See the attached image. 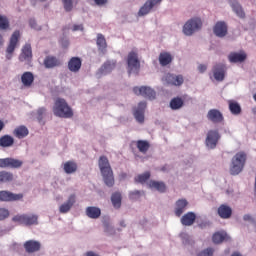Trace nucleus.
I'll list each match as a JSON object with an SVG mask.
<instances>
[{
  "label": "nucleus",
  "mask_w": 256,
  "mask_h": 256,
  "mask_svg": "<svg viewBox=\"0 0 256 256\" xmlns=\"http://www.w3.org/2000/svg\"><path fill=\"white\" fill-rule=\"evenodd\" d=\"M98 166L105 185L107 187H113L115 185V176L113 175V168H111L107 156H100Z\"/></svg>",
  "instance_id": "nucleus-1"
},
{
  "label": "nucleus",
  "mask_w": 256,
  "mask_h": 256,
  "mask_svg": "<svg viewBox=\"0 0 256 256\" xmlns=\"http://www.w3.org/2000/svg\"><path fill=\"white\" fill-rule=\"evenodd\" d=\"M53 113L56 117H62L63 119H71L73 117V110L63 98H57L55 100Z\"/></svg>",
  "instance_id": "nucleus-2"
},
{
  "label": "nucleus",
  "mask_w": 256,
  "mask_h": 256,
  "mask_svg": "<svg viewBox=\"0 0 256 256\" xmlns=\"http://www.w3.org/2000/svg\"><path fill=\"white\" fill-rule=\"evenodd\" d=\"M247 162V154L245 152H238L232 158L230 173L232 175H239L243 168L245 167V163Z\"/></svg>",
  "instance_id": "nucleus-3"
},
{
  "label": "nucleus",
  "mask_w": 256,
  "mask_h": 256,
  "mask_svg": "<svg viewBox=\"0 0 256 256\" xmlns=\"http://www.w3.org/2000/svg\"><path fill=\"white\" fill-rule=\"evenodd\" d=\"M127 65L129 75H131V73H136V75L139 74V71L141 69V61H139V55L137 54V52H129L127 57Z\"/></svg>",
  "instance_id": "nucleus-4"
},
{
  "label": "nucleus",
  "mask_w": 256,
  "mask_h": 256,
  "mask_svg": "<svg viewBox=\"0 0 256 256\" xmlns=\"http://www.w3.org/2000/svg\"><path fill=\"white\" fill-rule=\"evenodd\" d=\"M203 27V22L201 18H191L183 26V33L190 37L196 31H199Z\"/></svg>",
  "instance_id": "nucleus-5"
},
{
  "label": "nucleus",
  "mask_w": 256,
  "mask_h": 256,
  "mask_svg": "<svg viewBox=\"0 0 256 256\" xmlns=\"http://www.w3.org/2000/svg\"><path fill=\"white\" fill-rule=\"evenodd\" d=\"M39 220V216L35 214H22L16 215L12 218L14 223H19L20 225H26L27 227L31 225H37Z\"/></svg>",
  "instance_id": "nucleus-6"
},
{
  "label": "nucleus",
  "mask_w": 256,
  "mask_h": 256,
  "mask_svg": "<svg viewBox=\"0 0 256 256\" xmlns=\"http://www.w3.org/2000/svg\"><path fill=\"white\" fill-rule=\"evenodd\" d=\"M133 93L138 96L141 95L145 99H150V101H153V99H155V97L157 96L155 90H153V88L149 86H136L133 88Z\"/></svg>",
  "instance_id": "nucleus-7"
},
{
  "label": "nucleus",
  "mask_w": 256,
  "mask_h": 256,
  "mask_svg": "<svg viewBox=\"0 0 256 256\" xmlns=\"http://www.w3.org/2000/svg\"><path fill=\"white\" fill-rule=\"evenodd\" d=\"M21 37V33L19 32V30H16L13 32L11 38H10V42L8 44V47L6 49V58L7 59H11L17 45H19V39Z\"/></svg>",
  "instance_id": "nucleus-8"
},
{
  "label": "nucleus",
  "mask_w": 256,
  "mask_h": 256,
  "mask_svg": "<svg viewBox=\"0 0 256 256\" xmlns=\"http://www.w3.org/2000/svg\"><path fill=\"white\" fill-rule=\"evenodd\" d=\"M219 139H221L219 130H209L205 141L206 146H208L209 149H215L219 143Z\"/></svg>",
  "instance_id": "nucleus-9"
},
{
  "label": "nucleus",
  "mask_w": 256,
  "mask_h": 256,
  "mask_svg": "<svg viewBox=\"0 0 256 256\" xmlns=\"http://www.w3.org/2000/svg\"><path fill=\"white\" fill-rule=\"evenodd\" d=\"M23 194H15L13 192L2 190L0 191V201L4 203H11L13 201H21Z\"/></svg>",
  "instance_id": "nucleus-10"
},
{
  "label": "nucleus",
  "mask_w": 256,
  "mask_h": 256,
  "mask_svg": "<svg viewBox=\"0 0 256 256\" xmlns=\"http://www.w3.org/2000/svg\"><path fill=\"white\" fill-rule=\"evenodd\" d=\"M19 61L31 63L33 61V49L31 48V44L26 43L21 50L19 55Z\"/></svg>",
  "instance_id": "nucleus-11"
},
{
  "label": "nucleus",
  "mask_w": 256,
  "mask_h": 256,
  "mask_svg": "<svg viewBox=\"0 0 256 256\" xmlns=\"http://www.w3.org/2000/svg\"><path fill=\"white\" fill-rule=\"evenodd\" d=\"M75 203H77V195L71 194L67 201L60 205L59 212L62 214L69 213L71 209H73V205H75Z\"/></svg>",
  "instance_id": "nucleus-12"
},
{
  "label": "nucleus",
  "mask_w": 256,
  "mask_h": 256,
  "mask_svg": "<svg viewBox=\"0 0 256 256\" xmlns=\"http://www.w3.org/2000/svg\"><path fill=\"white\" fill-rule=\"evenodd\" d=\"M161 1L163 0H147L140 8L138 16L144 17V15H149V13H151V9H153L155 5H158V3H161Z\"/></svg>",
  "instance_id": "nucleus-13"
},
{
  "label": "nucleus",
  "mask_w": 256,
  "mask_h": 256,
  "mask_svg": "<svg viewBox=\"0 0 256 256\" xmlns=\"http://www.w3.org/2000/svg\"><path fill=\"white\" fill-rule=\"evenodd\" d=\"M145 109H147V102H140L138 107L134 110V117L138 123H144Z\"/></svg>",
  "instance_id": "nucleus-14"
},
{
  "label": "nucleus",
  "mask_w": 256,
  "mask_h": 256,
  "mask_svg": "<svg viewBox=\"0 0 256 256\" xmlns=\"http://www.w3.org/2000/svg\"><path fill=\"white\" fill-rule=\"evenodd\" d=\"M213 32L216 37H226L228 33L227 23L223 21H218L213 28Z\"/></svg>",
  "instance_id": "nucleus-15"
},
{
  "label": "nucleus",
  "mask_w": 256,
  "mask_h": 256,
  "mask_svg": "<svg viewBox=\"0 0 256 256\" xmlns=\"http://www.w3.org/2000/svg\"><path fill=\"white\" fill-rule=\"evenodd\" d=\"M207 119L211 123H223V113L217 109H210L207 113Z\"/></svg>",
  "instance_id": "nucleus-16"
},
{
  "label": "nucleus",
  "mask_w": 256,
  "mask_h": 256,
  "mask_svg": "<svg viewBox=\"0 0 256 256\" xmlns=\"http://www.w3.org/2000/svg\"><path fill=\"white\" fill-rule=\"evenodd\" d=\"M26 253H37L41 251V242L37 240H28L24 243Z\"/></svg>",
  "instance_id": "nucleus-17"
},
{
  "label": "nucleus",
  "mask_w": 256,
  "mask_h": 256,
  "mask_svg": "<svg viewBox=\"0 0 256 256\" xmlns=\"http://www.w3.org/2000/svg\"><path fill=\"white\" fill-rule=\"evenodd\" d=\"M165 81L168 85H174L175 87H180V85H183V76L181 75H175V74H167L165 76Z\"/></svg>",
  "instance_id": "nucleus-18"
},
{
  "label": "nucleus",
  "mask_w": 256,
  "mask_h": 256,
  "mask_svg": "<svg viewBox=\"0 0 256 256\" xmlns=\"http://www.w3.org/2000/svg\"><path fill=\"white\" fill-rule=\"evenodd\" d=\"M187 205H189V202L186 199H179L178 201H176L174 208V213L176 217H181L183 213H185Z\"/></svg>",
  "instance_id": "nucleus-19"
},
{
  "label": "nucleus",
  "mask_w": 256,
  "mask_h": 256,
  "mask_svg": "<svg viewBox=\"0 0 256 256\" xmlns=\"http://www.w3.org/2000/svg\"><path fill=\"white\" fill-rule=\"evenodd\" d=\"M217 213L221 219H231V215H233V209L227 204H221L218 207Z\"/></svg>",
  "instance_id": "nucleus-20"
},
{
  "label": "nucleus",
  "mask_w": 256,
  "mask_h": 256,
  "mask_svg": "<svg viewBox=\"0 0 256 256\" xmlns=\"http://www.w3.org/2000/svg\"><path fill=\"white\" fill-rule=\"evenodd\" d=\"M247 59V53L244 51H241L240 53L237 52H231L228 55V61L230 63H243Z\"/></svg>",
  "instance_id": "nucleus-21"
},
{
  "label": "nucleus",
  "mask_w": 256,
  "mask_h": 256,
  "mask_svg": "<svg viewBox=\"0 0 256 256\" xmlns=\"http://www.w3.org/2000/svg\"><path fill=\"white\" fill-rule=\"evenodd\" d=\"M81 65H82V61H81V58H79V57H72L68 61V69L72 73H79V71L81 69Z\"/></svg>",
  "instance_id": "nucleus-22"
},
{
  "label": "nucleus",
  "mask_w": 256,
  "mask_h": 256,
  "mask_svg": "<svg viewBox=\"0 0 256 256\" xmlns=\"http://www.w3.org/2000/svg\"><path fill=\"white\" fill-rule=\"evenodd\" d=\"M196 219L197 215L194 212H188L181 217L180 221L184 227H191V225L195 223Z\"/></svg>",
  "instance_id": "nucleus-23"
},
{
  "label": "nucleus",
  "mask_w": 256,
  "mask_h": 256,
  "mask_svg": "<svg viewBox=\"0 0 256 256\" xmlns=\"http://www.w3.org/2000/svg\"><path fill=\"white\" fill-rule=\"evenodd\" d=\"M44 66L46 69H53L61 66V60L55 56H46L44 59Z\"/></svg>",
  "instance_id": "nucleus-24"
},
{
  "label": "nucleus",
  "mask_w": 256,
  "mask_h": 256,
  "mask_svg": "<svg viewBox=\"0 0 256 256\" xmlns=\"http://www.w3.org/2000/svg\"><path fill=\"white\" fill-rule=\"evenodd\" d=\"M213 75L216 81H223V79H225V65L216 64L213 67Z\"/></svg>",
  "instance_id": "nucleus-25"
},
{
  "label": "nucleus",
  "mask_w": 256,
  "mask_h": 256,
  "mask_svg": "<svg viewBox=\"0 0 256 256\" xmlns=\"http://www.w3.org/2000/svg\"><path fill=\"white\" fill-rule=\"evenodd\" d=\"M158 61L161 67H167V65H171V63H173V55L169 52H161L159 54Z\"/></svg>",
  "instance_id": "nucleus-26"
},
{
  "label": "nucleus",
  "mask_w": 256,
  "mask_h": 256,
  "mask_svg": "<svg viewBox=\"0 0 256 256\" xmlns=\"http://www.w3.org/2000/svg\"><path fill=\"white\" fill-rule=\"evenodd\" d=\"M96 44L98 51H100L102 55H105V53H107V40L103 34H97Z\"/></svg>",
  "instance_id": "nucleus-27"
},
{
  "label": "nucleus",
  "mask_w": 256,
  "mask_h": 256,
  "mask_svg": "<svg viewBox=\"0 0 256 256\" xmlns=\"http://www.w3.org/2000/svg\"><path fill=\"white\" fill-rule=\"evenodd\" d=\"M77 169H78L77 162L73 160H69L63 164L64 173H66L67 175L76 173Z\"/></svg>",
  "instance_id": "nucleus-28"
},
{
  "label": "nucleus",
  "mask_w": 256,
  "mask_h": 256,
  "mask_svg": "<svg viewBox=\"0 0 256 256\" xmlns=\"http://www.w3.org/2000/svg\"><path fill=\"white\" fill-rule=\"evenodd\" d=\"M13 135L17 139H25V137H27V135H29V129L26 128V126H24V125L18 126L14 129Z\"/></svg>",
  "instance_id": "nucleus-29"
},
{
  "label": "nucleus",
  "mask_w": 256,
  "mask_h": 256,
  "mask_svg": "<svg viewBox=\"0 0 256 256\" xmlns=\"http://www.w3.org/2000/svg\"><path fill=\"white\" fill-rule=\"evenodd\" d=\"M86 215L89 219H99L101 217V209L95 206L86 208Z\"/></svg>",
  "instance_id": "nucleus-30"
},
{
  "label": "nucleus",
  "mask_w": 256,
  "mask_h": 256,
  "mask_svg": "<svg viewBox=\"0 0 256 256\" xmlns=\"http://www.w3.org/2000/svg\"><path fill=\"white\" fill-rule=\"evenodd\" d=\"M21 81L24 87H31L33 85V81H35V76L31 72H24L21 76Z\"/></svg>",
  "instance_id": "nucleus-31"
},
{
  "label": "nucleus",
  "mask_w": 256,
  "mask_h": 256,
  "mask_svg": "<svg viewBox=\"0 0 256 256\" xmlns=\"http://www.w3.org/2000/svg\"><path fill=\"white\" fill-rule=\"evenodd\" d=\"M148 186L150 189H156V191H159V193H165V191H167V185H165L164 182L151 180L148 183Z\"/></svg>",
  "instance_id": "nucleus-32"
},
{
  "label": "nucleus",
  "mask_w": 256,
  "mask_h": 256,
  "mask_svg": "<svg viewBox=\"0 0 256 256\" xmlns=\"http://www.w3.org/2000/svg\"><path fill=\"white\" fill-rule=\"evenodd\" d=\"M136 147L138 151H140V153H143L145 155V153L149 151L151 144L147 140H138L136 141Z\"/></svg>",
  "instance_id": "nucleus-33"
},
{
  "label": "nucleus",
  "mask_w": 256,
  "mask_h": 256,
  "mask_svg": "<svg viewBox=\"0 0 256 256\" xmlns=\"http://www.w3.org/2000/svg\"><path fill=\"white\" fill-rule=\"evenodd\" d=\"M229 239V236H227V233L225 232H216L212 236V241L216 245H219V243H223V241H227Z\"/></svg>",
  "instance_id": "nucleus-34"
},
{
  "label": "nucleus",
  "mask_w": 256,
  "mask_h": 256,
  "mask_svg": "<svg viewBox=\"0 0 256 256\" xmlns=\"http://www.w3.org/2000/svg\"><path fill=\"white\" fill-rule=\"evenodd\" d=\"M116 65L117 64L115 62L106 61L100 68V72L102 75H107V73H111L113 69H115Z\"/></svg>",
  "instance_id": "nucleus-35"
},
{
  "label": "nucleus",
  "mask_w": 256,
  "mask_h": 256,
  "mask_svg": "<svg viewBox=\"0 0 256 256\" xmlns=\"http://www.w3.org/2000/svg\"><path fill=\"white\" fill-rule=\"evenodd\" d=\"M184 104L185 102L181 97H175L170 101V108L172 109V111H177L181 109Z\"/></svg>",
  "instance_id": "nucleus-36"
},
{
  "label": "nucleus",
  "mask_w": 256,
  "mask_h": 256,
  "mask_svg": "<svg viewBox=\"0 0 256 256\" xmlns=\"http://www.w3.org/2000/svg\"><path fill=\"white\" fill-rule=\"evenodd\" d=\"M228 105H229V110L230 112L232 113V115H241V105H239V103L233 101V100H230L228 102Z\"/></svg>",
  "instance_id": "nucleus-37"
},
{
  "label": "nucleus",
  "mask_w": 256,
  "mask_h": 256,
  "mask_svg": "<svg viewBox=\"0 0 256 256\" xmlns=\"http://www.w3.org/2000/svg\"><path fill=\"white\" fill-rule=\"evenodd\" d=\"M15 143V139L10 135H4L0 138V147H11Z\"/></svg>",
  "instance_id": "nucleus-38"
},
{
  "label": "nucleus",
  "mask_w": 256,
  "mask_h": 256,
  "mask_svg": "<svg viewBox=\"0 0 256 256\" xmlns=\"http://www.w3.org/2000/svg\"><path fill=\"white\" fill-rule=\"evenodd\" d=\"M13 181V173L0 171V183H11Z\"/></svg>",
  "instance_id": "nucleus-39"
},
{
  "label": "nucleus",
  "mask_w": 256,
  "mask_h": 256,
  "mask_svg": "<svg viewBox=\"0 0 256 256\" xmlns=\"http://www.w3.org/2000/svg\"><path fill=\"white\" fill-rule=\"evenodd\" d=\"M121 194L119 192H115L112 194L111 196V202L113 207H115V209H120L121 208Z\"/></svg>",
  "instance_id": "nucleus-40"
},
{
  "label": "nucleus",
  "mask_w": 256,
  "mask_h": 256,
  "mask_svg": "<svg viewBox=\"0 0 256 256\" xmlns=\"http://www.w3.org/2000/svg\"><path fill=\"white\" fill-rule=\"evenodd\" d=\"M231 7L233 11L236 13V15H238V17H240L241 19H244L245 12L243 11V8L238 2H232Z\"/></svg>",
  "instance_id": "nucleus-41"
},
{
  "label": "nucleus",
  "mask_w": 256,
  "mask_h": 256,
  "mask_svg": "<svg viewBox=\"0 0 256 256\" xmlns=\"http://www.w3.org/2000/svg\"><path fill=\"white\" fill-rule=\"evenodd\" d=\"M150 177H151V173L150 172H145L143 174L138 175L135 178V182L136 183H146L147 181H149Z\"/></svg>",
  "instance_id": "nucleus-42"
},
{
  "label": "nucleus",
  "mask_w": 256,
  "mask_h": 256,
  "mask_svg": "<svg viewBox=\"0 0 256 256\" xmlns=\"http://www.w3.org/2000/svg\"><path fill=\"white\" fill-rule=\"evenodd\" d=\"M0 29L1 31L9 29V18L7 16L0 15Z\"/></svg>",
  "instance_id": "nucleus-43"
},
{
  "label": "nucleus",
  "mask_w": 256,
  "mask_h": 256,
  "mask_svg": "<svg viewBox=\"0 0 256 256\" xmlns=\"http://www.w3.org/2000/svg\"><path fill=\"white\" fill-rule=\"evenodd\" d=\"M23 165V161L17 160L15 158H9V168L10 169H19Z\"/></svg>",
  "instance_id": "nucleus-44"
},
{
  "label": "nucleus",
  "mask_w": 256,
  "mask_h": 256,
  "mask_svg": "<svg viewBox=\"0 0 256 256\" xmlns=\"http://www.w3.org/2000/svg\"><path fill=\"white\" fill-rule=\"evenodd\" d=\"M141 195H143V192L139 190H134L129 192V199L131 201H139V199H141Z\"/></svg>",
  "instance_id": "nucleus-45"
},
{
  "label": "nucleus",
  "mask_w": 256,
  "mask_h": 256,
  "mask_svg": "<svg viewBox=\"0 0 256 256\" xmlns=\"http://www.w3.org/2000/svg\"><path fill=\"white\" fill-rule=\"evenodd\" d=\"M65 11H73V0H62Z\"/></svg>",
  "instance_id": "nucleus-46"
},
{
  "label": "nucleus",
  "mask_w": 256,
  "mask_h": 256,
  "mask_svg": "<svg viewBox=\"0 0 256 256\" xmlns=\"http://www.w3.org/2000/svg\"><path fill=\"white\" fill-rule=\"evenodd\" d=\"M9 217V210L5 208H0V221L7 219Z\"/></svg>",
  "instance_id": "nucleus-47"
},
{
  "label": "nucleus",
  "mask_w": 256,
  "mask_h": 256,
  "mask_svg": "<svg viewBox=\"0 0 256 256\" xmlns=\"http://www.w3.org/2000/svg\"><path fill=\"white\" fill-rule=\"evenodd\" d=\"M215 250H213V248H207L205 250H203L202 252H200L198 254V256H213Z\"/></svg>",
  "instance_id": "nucleus-48"
},
{
  "label": "nucleus",
  "mask_w": 256,
  "mask_h": 256,
  "mask_svg": "<svg viewBox=\"0 0 256 256\" xmlns=\"http://www.w3.org/2000/svg\"><path fill=\"white\" fill-rule=\"evenodd\" d=\"M7 167H9V158L0 159V168L7 169Z\"/></svg>",
  "instance_id": "nucleus-49"
},
{
  "label": "nucleus",
  "mask_w": 256,
  "mask_h": 256,
  "mask_svg": "<svg viewBox=\"0 0 256 256\" xmlns=\"http://www.w3.org/2000/svg\"><path fill=\"white\" fill-rule=\"evenodd\" d=\"M198 71H199L200 73H205V72L207 71V66H206L205 64H200V65L198 66Z\"/></svg>",
  "instance_id": "nucleus-50"
},
{
  "label": "nucleus",
  "mask_w": 256,
  "mask_h": 256,
  "mask_svg": "<svg viewBox=\"0 0 256 256\" xmlns=\"http://www.w3.org/2000/svg\"><path fill=\"white\" fill-rule=\"evenodd\" d=\"M72 31H83V25L82 24H80V25L75 24L72 28Z\"/></svg>",
  "instance_id": "nucleus-51"
},
{
  "label": "nucleus",
  "mask_w": 256,
  "mask_h": 256,
  "mask_svg": "<svg viewBox=\"0 0 256 256\" xmlns=\"http://www.w3.org/2000/svg\"><path fill=\"white\" fill-rule=\"evenodd\" d=\"M94 3H96V5L101 7L103 5H106L107 0H94Z\"/></svg>",
  "instance_id": "nucleus-52"
},
{
  "label": "nucleus",
  "mask_w": 256,
  "mask_h": 256,
  "mask_svg": "<svg viewBox=\"0 0 256 256\" xmlns=\"http://www.w3.org/2000/svg\"><path fill=\"white\" fill-rule=\"evenodd\" d=\"M29 25L32 29H37V22H35V20L31 19Z\"/></svg>",
  "instance_id": "nucleus-53"
},
{
  "label": "nucleus",
  "mask_w": 256,
  "mask_h": 256,
  "mask_svg": "<svg viewBox=\"0 0 256 256\" xmlns=\"http://www.w3.org/2000/svg\"><path fill=\"white\" fill-rule=\"evenodd\" d=\"M243 219H244V221H251L252 218H251V215L246 214V215H244Z\"/></svg>",
  "instance_id": "nucleus-54"
},
{
  "label": "nucleus",
  "mask_w": 256,
  "mask_h": 256,
  "mask_svg": "<svg viewBox=\"0 0 256 256\" xmlns=\"http://www.w3.org/2000/svg\"><path fill=\"white\" fill-rule=\"evenodd\" d=\"M43 113H45V108H39L38 115H43Z\"/></svg>",
  "instance_id": "nucleus-55"
},
{
  "label": "nucleus",
  "mask_w": 256,
  "mask_h": 256,
  "mask_svg": "<svg viewBox=\"0 0 256 256\" xmlns=\"http://www.w3.org/2000/svg\"><path fill=\"white\" fill-rule=\"evenodd\" d=\"M120 179H121V180L127 179V173H121V174H120Z\"/></svg>",
  "instance_id": "nucleus-56"
},
{
  "label": "nucleus",
  "mask_w": 256,
  "mask_h": 256,
  "mask_svg": "<svg viewBox=\"0 0 256 256\" xmlns=\"http://www.w3.org/2000/svg\"><path fill=\"white\" fill-rule=\"evenodd\" d=\"M5 127V124L3 121L0 120V131H3V128Z\"/></svg>",
  "instance_id": "nucleus-57"
},
{
  "label": "nucleus",
  "mask_w": 256,
  "mask_h": 256,
  "mask_svg": "<svg viewBox=\"0 0 256 256\" xmlns=\"http://www.w3.org/2000/svg\"><path fill=\"white\" fill-rule=\"evenodd\" d=\"M3 36L0 34V47H1V45H3Z\"/></svg>",
  "instance_id": "nucleus-58"
},
{
  "label": "nucleus",
  "mask_w": 256,
  "mask_h": 256,
  "mask_svg": "<svg viewBox=\"0 0 256 256\" xmlns=\"http://www.w3.org/2000/svg\"><path fill=\"white\" fill-rule=\"evenodd\" d=\"M121 227H125V221L120 222Z\"/></svg>",
  "instance_id": "nucleus-59"
},
{
  "label": "nucleus",
  "mask_w": 256,
  "mask_h": 256,
  "mask_svg": "<svg viewBox=\"0 0 256 256\" xmlns=\"http://www.w3.org/2000/svg\"><path fill=\"white\" fill-rule=\"evenodd\" d=\"M64 47H69V42H68V41H66V42L64 43Z\"/></svg>",
  "instance_id": "nucleus-60"
}]
</instances>
